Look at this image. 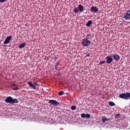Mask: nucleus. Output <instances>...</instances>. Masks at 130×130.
Masks as SVG:
<instances>
[{
  "instance_id": "nucleus-1",
  "label": "nucleus",
  "mask_w": 130,
  "mask_h": 130,
  "mask_svg": "<svg viewBox=\"0 0 130 130\" xmlns=\"http://www.w3.org/2000/svg\"><path fill=\"white\" fill-rule=\"evenodd\" d=\"M5 102L11 104H15V103H19V101L17 99H13L12 96H8L5 100Z\"/></svg>"
},
{
  "instance_id": "nucleus-2",
  "label": "nucleus",
  "mask_w": 130,
  "mask_h": 130,
  "mask_svg": "<svg viewBox=\"0 0 130 130\" xmlns=\"http://www.w3.org/2000/svg\"><path fill=\"white\" fill-rule=\"evenodd\" d=\"M119 97L121 99H124V100H130V93H121L119 95Z\"/></svg>"
},
{
  "instance_id": "nucleus-3",
  "label": "nucleus",
  "mask_w": 130,
  "mask_h": 130,
  "mask_svg": "<svg viewBox=\"0 0 130 130\" xmlns=\"http://www.w3.org/2000/svg\"><path fill=\"white\" fill-rule=\"evenodd\" d=\"M88 39L89 38H84L83 39L82 45H83V46H88V45H90L91 41L88 40Z\"/></svg>"
},
{
  "instance_id": "nucleus-4",
  "label": "nucleus",
  "mask_w": 130,
  "mask_h": 130,
  "mask_svg": "<svg viewBox=\"0 0 130 130\" xmlns=\"http://www.w3.org/2000/svg\"><path fill=\"white\" fill-rule=\"evenodd\" d=\"M27 84L34 90H36V86H38V83L35 82H33V83H32L31 81L27 82Z\"/></svg>"
},
{
  "instance_id": "nucleus-5",
  "label": "nucleus",
  "mask_w": 130,
  "mask_h": 130,
  "mask_svg": "<svg viewBox=\"0 0 130 130\" xmlns=\"http://www.w3.org/2000/svg\"><path fill=\"white\" fill-rule=\"evenodd\" d=\"M48 103L51 104V105H54V106H57L59 105V103L57 102L56 100H50L48 101Z\"/></svg>"
},
{
  "instance_id": "nucleus-6",
  "label": "nucleus",
  "mask_w": 130,
  "mask_h": 130,
  "mask_svg": "<svg viewBox=\"0 0 130 130\" xmlns=\"http://www.w3.org/2000/svg\"><path fill=\"white\" fill-rule=\"evenodd\" d=\"M124 20H130V9L126 11V14L123 17Z\"/></svg>"
},
{
  "instance_id": "nucleus-7",
  "label": "nucleus",
  "mask_w": 130,
  "mask_h": 130,
  "mask_svg": "<svg viewBox=\"0 0 130 130\" xmlns=\"http://www.w3.org/2000/svg\"><path fill=\"white\" fill-rule=\"evenodd\" d=\"M98 11H99V10L98 9V8L96 6H92L90 8V11H91L92 13H97L98 12Z\"/></svg>"
},
{
  "instance_id": "nucleus-8",
  "label": "nucleus",
  "mask_w": 130,
  "mask_h": 130,
  "mask_svg": "<svg viewBox=\"0 0 130 130\" xmlns=\"http://www.w3.org/2000/svg\"><path fill=\"white\" fill-rule=\"evenodd\" d=\"M111 56L114 58V59H115V60H116V61H117L118 60H119V59H120V56H119V55L116 54H114V55H111Z\"/></svg>"
},
{
  "instance_id": "nucleus-9",
  "label": "nucleus",
  "mask_w": 130,
  "mask_h": 130,
  "mask_svg": "<svg viewBox=\"0 0 130 130\" xmlns=\"http://www.w3.org/2000/svg\"><path fill=\"white\" fill-rule=\"evenodd\" d=\"M12 38V36L7 37L5 41L4 42V44H9V43H10V40H11Z\"/></svg>"
},
{
  "instance_id": "nucleus-10",
  "label": "nucleus",
  "mask_w": 130,
  "mask_h": 130,
  "mask_svg": "<svg viewBox=\"0 0 130 130\" xmlns=\"http://www.w3.org/2000/svg\"><path fill=\"white\" fill-rule=\"evenodd\" d=\"M111 57V56H108L106 57L107 63H111V62H112L113 59Z\"/></svg>"
},
{
  "instance_id": "nucleus-11",
  "label": "nucleus",
  "mask_w": 130,
  "mask_h": 130,
  "mask_svg": "<svg viewBox=\"0 0 130 130\" xmlns=\"http://www.w3.org/2000/svg\"><path fill=\"white\" fill-rule=\"evenodd\" d=\"M81 117L82 118H85L86 117V118H90L91 117V115L90 114H87L86 115L85 114V113H82L81 115Z\"/></svg>"
},
{
  "instance_id": "nucleus-12",
  "label": "nucleus",
  "mask_w": 130,
  "mask_h": 130,
  "mask_svg": "<svg viewBox=\"0 0 130 130\" xmlns=\"http://www.w3.org/2000/svg\"><path fill=\"white\" fill-rule=\"evenodd\" d=\"M78 9L80 12H84V6L83 5L80 4L78 6Z\"/></svg>"
},
{
  "instance_id": "nucleus-13",
  "label": "nucleus",
  "mask_w": 130,
  "mask_h": 130,
  "mask_svg": "<svg viewBox=\"0 0 130 130\" xmlns=\"http://www.w3.org/2000/svg\"><path fill=\"white\" fill-rule=\"evenodd\" d=\"M108 120H110V119H108L105 116L102 117V121L103 122H105V121H108Z\"/></svg>"
},
{
  "instance_id": "nucleus-14",
  "label": "nucleus",
  "mask_w": 130,
  "mask_h": 130,
  "mask_svg": "<svg viewBox=\"0 0 130 130\" xmlns=\"http://www.w3.org/2000/svg\"><path fill=\"white\" fill-rule=\"evenodd\" d=\"M25 45H26V43H23L22 44H21L20 45H19L18 46L19 48H23L24 47H25Z\"/></svg>"
},
{
  "instance_id": "nucleus-15",
  "label": "nucleus",
  "mask_w": 130,
  "mask_h": 130,
  "mask_svg": "<svg viewBox=\"0 0 130 130\" xmlns=\"http://www.w3.org/2000/svg\"><path fill=\"white\" fill-rule=\"evenodd\" d=\"M92 20H89L87 22V23H86V27H90V26H91V25H92Z\"/></svg>"
},
{
  "instance_id": "nucleus-16",
  "label": "nucleus",
  "mask_w": 130,
  "mask_h": 130,
  "mask_svg": "<svg viewBox=\"0 0 130 130\" xmlns=\"http://www.w3.org/2000/svg\"><path fill=\"white\" fill-rule=\"evenodd\" d=\"M79 11V8L76 7L74 10V12L75 13V14H77V13H78Z\"/></svg>"
},
{
  "instance_id": "nucleus-17",
  "label": "nucleus",
  "mask_w": 130,
  "mask_h": 130,
  "mask_svg": "<svg viewBox=\"0 0 130 130\" xmlns=\"http://www.w3.org/2000/svg\"><path fill=\"white\" fill-rule=\"evenodd\" d=\"M109 105H110V106H115V104L112 102H110L109 103Z\"/></svg>"
},
{
  "instance_id": "nucleus-18",
  "label": "nucleus",
  "mask_w": 130,
  "mask_h": 130,
  "mask_svg": "<svg viewBox=\"0 0 130 130\" xmlns=\"http://www.w3.org/2000/svg\"><path fill=\"white\" fill-rule=\"evenodd\" d=\"M58 95L61 96V95H64V92L63 91H61L58 92Z\"/></svg>"
},
{
  "instance_id": "nucleus-19",
  "label": "nucleus",
  "mask_w": 130,
  "mask_h": 130,
  "mask_svg": "<svg viewBox=\"0 0 130 130\" xmlns=\"http://www.w3.org/2000/svg\"><path fill=\"white\" fill-rule=\"evenodd\" d=\"M71 109L72 110H76V109H77V107L75 105H73V106H71Z\"/></svg>"
},
{
  "instance_id": "nucleus-20",
  "label": "nucleus",
  "mask_w": 130,
  "mask_h": 130,
  "mask_svg": "<svg viewBox=\"0 0 130 130\" xmlns=\"http://www.w3.org/2000/svg\"><path fill=\"white\" fill-rule=\"evenodd\" d=\"M13 90H19V87H18V86L16 85V86H15V87H14V88H13Z\"/></svg>"
},
{
  "instance_id": "nucleus-21",
  "label": "nucleus",
  "mask_w": 130,
  "mask_h": 130,
  "mask_svg": "<svg viewBox=\"0 0 130 130\" xmlns=\"http://www.w3.org/2000/svg\"><path fill=\"white\" fill-rule=\"evenodd\" d=\"M103 63H105V60L101 61L99 64H103Z\"/></svg>"
},
{
  "instance_id": "nucleus-22",
  "label": "nucleus",
  "mask_w": 130,
  "mask_h": 130,
  "mask_svg": "<svg viewBox=\"0 0 130 130\" xmlns=\"http://www.w3.org/2000/svg\"><path fill=\"white\" fill-rule=\"evenodd\" d=\"M119 116H120V114H117L115 115V118H118V117H119Z\"/></svg>"
},
{
  "instance_id": "nucleus-23",
  "label": "nucleus",
  "mask_w": 130,
  "mask_h": 130,
  "mask_svg": "<svg viewBox=\"0 0 130 130\" xmlns=\"http://www.w3.org/2000/svg\"><path fill=\"white\" fill-rule=\"evenodd\" d=\"M58 67H59V66H55V70H57V71H58V69H58Z\"/></svg>"
},
{
  "instance_id": "nucleus-24",
  "label": "nucleus",
  "mask_w": 130,
  "mask_h": 130,
  "mask_svg": "<svg viewBox=\"0 0 130 130\" xmlns=\"http://www.w3.org/2000/svg\"><path fill=\"white\" fill-rule=\"evenodd\" d=\"M7 0H0V3H5Z\"/></svg>"
},
{
  "instance_id": "nucleus-25",
  "label": "nucleus",
  "mask_w": 130,
  "mask_h": 130,
  "mask_svg": "<svg viewBox=\"0 0 130 130\" xmlns=\"http://www.w3.org/2000/svg\"><path fill=\"white\" fill-rule=\"evenodd\" d=\"M86 37H87V38H90V37H91V35H90V34H87V35H86Z\"/></svg>"
},
{
  "instance_id": "nucleus-26",
  "label": "nucleus",
  "mask_w": 130,
  "mask_h": 130,
  "mask_svg": "<svg viewBox=\"0 0 130 130\" xmlns=\"http://www.w3.org/2000/svg\"><path fill=\"white\" fill-rule=\"evenodd\" d=\"M86 55L87 57H90V53H88Z\"/></svg>"
},
{
  "instance_id": "nucleus-27",
  "label": "nucleus",
  "mask_w": 130,
  "mask_h": 130,
  "mask_svg": "<svg viewBox=\"0 0 130 130\" xmlns=\"http://www.w3.org/2000/svg\"><path fill=\"white\" fill-rule=\"evenodd\" d=\"M12 86H17L15 84H12Z\"/></svg>"
},
{
  "instance_id": "nucleus-28",
  "label": "nucleus",
  "mask_w": 130,
  "mask_h": 130,
  "mask_svg": "<svg viewBox=\"0 0 130 130\" xmlns=\"http://www.w3.org/2000/svg\"><path fill=\"white\" fill-rule=\"evenodd\" d=\"M57 58V57H55L54 58V60H56Z\"/></svg>"
}]
</instances>
